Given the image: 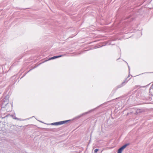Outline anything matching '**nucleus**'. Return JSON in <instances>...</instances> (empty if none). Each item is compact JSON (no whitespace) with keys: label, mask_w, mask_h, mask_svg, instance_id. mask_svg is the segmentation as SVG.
I'll use <instances>...</instances> for the list:
<instances>
[{"label":"nucleus","mask_w":153,"mask_h":153,"mask_svg":"<svg viewBox=\"0 0 153 153\" xmlns=\"http://www.w3.org/2000/svg\"><path fill=\"white\" fill-rule=\"evenodd\" d=\"M69 121H70V120H67L59 121V122H56V123H52L51 124V125H62L63 124Z\"/></svg>","instance_id":"nucleus-1"},{"label":"nucleus","mask_w":153,"mask_h":153,"mask_svg":"<svg viewBox=\"0 0 153 153\" xmlns=\"http://www.w3.org/2000/svg\"><path fill=\"white\" fill-rule=\"evenodd\" d=\"M128 145V144H126L123 146L118 149L117 153H122L123 150Z\"/></svg>","instance_id":"nucleus-2"},{"label":"nucleus","mask_w":153,"mask_h":153,"mask_svg":"<svg viewBox=\"0 0 153 153\" xmlns=\"http://www.w3.org/2000/svg\"><path fill=\"white\" fill-rule=\"evenodd\" d=\"M62 56V55H59V56H53V57L50 58L49 59V60H51V59H56V58H59V57H61Z\"/></svg>","instance_id":"nucleus-3"},{"label":"nucleus","mask_w":153,"mask_h":153,"mask_svg":"<svg viewBox=\"0 0 153 153\" xmlns=\"http://www.w3.org/2000/svg\"><path fill=\"white\" fill-rule=\"evenodd\" d=\"M127 79L125 80L123 82L121 85H120V87L122 86H123L128 81L127 80Z\"/></svg>","instance_id":"nucleus-4"},{"label":"nucleus","mask_w":153,"mask_h":153,"mask_svg":"<svg viewBox=\"0 0 153 153\" xmlns=\"http://www.w3.org/2000/svg\"><path fill=\"white\" fill-rule=\"evenodd\" d=\"M88 112H85V113H84L80 115H79V116H78L77 117L79 118H80L81 117H82V116H83V115H84L85 114H88Z\"/></svg>","instance_id":"nucleus-5"},{"label":"nucleus","mask_w":153,"mask_h":153,"mask_svg":"<svg viewBox=\"0 0 153 153\" xmlns=\"http://www.w3.org/2000/svg\"><path fill=\"white\" fill-rule=\"evenodd\" d=\"M12 116L13 118V119H15V120H19V119L18 118H17L16 117H15V115H12Z\"/></svg>","instance_id":"nucleus-6"},{"label":"nucleus","mask_w":153,"mask_h":153,"mask_svg":"<svg viewBox=\"0 0 153 153\" xmlns=\"http://www.w3.org/2000/svg\"><path fill=\"white\" fill-rule=\"evenodd\" d=\"M99 151V149H95V150H94V153H96L97 151Z\"/></svg>","instance_id":"nucleus-7"},{"label":"nucleus","mask_w":153,"mask_h":153,"mask_svg":"<svg viewBox=\"0 0 153 153\" xmlns=\"http://www.w3.org/2000/svg\"><path fill=\"white\" fill-rule=\"evenodd\" d=\"M128 67V68H129V66Z\"/></svg>","instance_id":"nucleus-8"}]
</instances>
